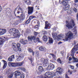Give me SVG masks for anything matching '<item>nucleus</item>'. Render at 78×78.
<instances>
[{
  "mask_svg": "<svg viewBox=\"0 0 78 78\" xmlns=\"http://www.w3.org/2000/svg\"><path fill=\"white\" fill-rule=\"evenodd\" d=\"M78 50V44L76 46H75L74 48L72 49L71 51V56H72V57H70L68 56L67 58V60L68 61H70L72 60V59H73V62H78V59L74 57V53L76 51Z\"/></svg>",
  "mask_w": 78,
  "mask_h": 78,
  "instance_id": "1",
  "label": "nucleus"
},
{
  "mask_svg": "<svg viewBox=\"0 0 78 78\" xmlns=\"http://www.w3.org/2000/svg\"><path fill=\"white\" fill-rule=\"evenodd\" d=\"M9 32L12 36H13L14 38L20 37V33L19 30L16 28H12L9 30Z\"/></svg>",
  "mask_w": 78,
  "mask_h": 78,
  "instance_id": "2",
  "label": "nucleus"
},
{
  "mask_svg": "<svg viewBox=\"0 0 78 78\" xmlns=\"http://www.w3.org/2000/svg\"><path fill=\"white\" fill-rule=\"evenodd\" d=\"M74 37V35L71 31H69L66 34L65 39H63V41H68L69 39H73Z\"/></svg>",
  "mask_w": 78,
  "mask_h": 78,
  "instance_id": "3",
  "label": "nucleus"
},
{
  "mask_svg": "<svg viewBox=\"0 0 78 78\" xmlns=\"http://www.w3.org/2000/svg\"><path fill=\"white\" fill-rule=\"evenodd\" d=\"M75 25V23L74 22L73 20H72L69 23H67L66 24V26L68 28H70L71 29V28H73V27Z\"/></svg>",
  "mask_w": 78,
  "mask_h": 78,
  "instance_id": "4",
  "label": "nucleus"
},
{
  "mask_svg": "<svg viewBox=\"0 0 78 78\" xmlns=\"http://www.w3.org/2000/svg\"><path fill=\"white\" fill-rule=\"evenodd\" d=\"M28 41H33V40L34 42L35 43L37 42V41H39V38H37L36 40V36H28Z\"/></svg>",
  "mask_w": 78,
  "mask_h": 78,
  "instance_id": "5",
  "label": "nucleus"
},
{
  "mask_svg": "<svg viewBox=\"0 0 78 78\" xmlns=\"http://www.w3.org/2000/svg\"><path fill=\"white\" fill-rule=\"evenodd\" d=\"M21 75V78H25V74H24L23 73L21 72H20L19 71H16L15 72V76L16 78L17 77V76H19V75Z\"/></svg>",
  "mask_w": 78,
  "mask_h": 78,
  "instance_id": "6",
  "label": "nucleus"
},
{
  "mask_svg": "<svg viewBox=\"0 0 78 78\" xmlns=\"http://www.w3.org/2000/svg\"><path fill=\"white\" fill-rule=\"evenodd\" d=\"M69 2H70V0H68V1L66 2H65L64 5H63L64 6V9L65 10H68V9H69V8H70V5L68 4Z\"/></svg>",
  "mask_w": 78,
  "mask_h": 78,
  "instance_id": "7",
  "label": "nucleus"
},
{
  "mask_svg": "<svg viewBox=\"0 0 78 78\" xmlns=\"http://www.w3.org/2000/svg\"><path fill=\"white\" fill-rule=\"evenodd\" d=\"M7 70L6 73L9 76V78H11L13 76V73H11L12 69H6Z\"/></svg>",
  "mask_w": 78,
  "mask_h": 78,
  "instance_id": "8",
  "label": "nucleus"
},
{
  "mask_svg": "<svg viewBox=\"0 0 78 78\" xmlns=\"http://www.w3.org/2000/svg\"><path fill=\"white\" fill-rule=\"evenodd\" d=\"M28 14H31L33 12L34 8L33 7H28Z\"/></svg>",
  "mask_w": 78,
  "mask_h": 78,
  "instance_id": "9",
  "label": "nucleus"
},
{
  "mask_svg": "<svg viewBox=\"0 0 78 78\" xmlns=\"http://www.w3.org/2000/svg\"><path fill=\"white\" fill-rule=\"evenodd\" d=\"M8 65L10 67H16V63H13L12 62H9L8 63Z\"/></svg>",
  "mask_w": 78,
  "mask_h": 78,
  "instance_id": "10",
  "label": "nucleus"
},
{
  "mask_svg": "<svg viewBox=\"0 0 78 78\" xmlns=\"http://www.w3.org/2000/svg\"><path fill=\"white\" fill-rule=\"evenodd\" d=\"M41 61L43 64H45L47 63V62L48 61V59H47L45 60L44 58H42L41 59Z\"/></svg>",
  "mask_w": 78,
  "mask_h": 78,
  "instance_id": "11",
  "label": "nucleus"
},
{
  "mask_svg": "<svg viewBox=\"0 0 78 78\" xmlns=\"http://www.w3.org/2000/svg\"><path fill=\"white\" fill-rule=\"evenodd\" d=\"M54 65L53 64H49V65L48 67V70H53L54 69Z\"/></svg>",
  "mask_w": 78,
  "mask_h": 78,
  "instance_id": "12",
  "label": "nucleus"
},
{
  "mask_svg": "<svg viewBox=\"0 0 78 78\" xmlns=\"http://www.w3.org/2000/svg\"><path fill=\"white\" fill-rule=\"evenodd\" d=\"M52 37L54 38L55 39H57L58 40V35L56 33H52Z\"/></svg>",
  "mask_w": 78,
  "mask_h": 78,
  "instance_id": "13",
  "label": "nucleus"
},
{
  "mask_svg": "<svg viewBox=\"0 0 78 78\" xmlns=\"http://www.w3.org/2000/svg\"><path fill=\"white\" fill-rule=\"evenodd\" d=\"M16 44L15 43H13L12 44V46L13 47V50L14 51H18V49L16 48Z\"/></svg>",
  "mask_w": 78,
  "mask_h": 78,
  "instance_id": "14",
  "label": "nucleus"
},
{
  "mask_svg": "<svg viewBox=\"0 0 78 78\" xmlns=\"http://www.w3.org/2000/svg\"><path fill=\"white\" fill-rule=\"evenodd\" d=\"M20 43L22 44L25 45L27 44V40H24L23 39H21L20 40Z\"/></svg>",
  "mask_w": 78,
  "mask_h": 78,
  "instance_id": "15",
  "label": "nucleus"
},
{
  "mask_svg": "<svg viewBox=\"0 0 78 78\" xmlns=\"http://www.w3.org/2000/svg\"><path fill=\"white\" fill-rule=\"evenodd\" d=\"M2 61L4 62V66H3V68L5 69L7 67V62L6 61L2 60Z\"/></svg>",
  "mask_w": 78,
  "mask_h": 78,
  "instance_id": "16",
  "label": "nucleus"
},
{
  "mask_svg": "<svg viewBox=\"0 0 78 78\" xmlns=\"http://www.w3.org/2000/svg\"><path fill=\"white\" fill-rule=\"evenodd\" d=\"M1 35H3L6 33V29H0Z\"/></svg>",
  "mask_w": 78,
  "mask_h": 78,
  "instance_id": "17",
  "label": "nucleus"
},
{
  "mask_svg": "<svg viewBox=\"0 0 78 78\" xmlns=\"http://www.w3.org/2000/svg\"><path fill=\"white\" fill-rule=\"evenodd\" d=\"M23 64V62H18L16 63V66H22V65Z\"/></svg>",
  "mask_w": 78,
  "mask_h": 78,
  "instance_id": "18",
  "label": "nucleus"
},
{
  "mask_svg": "<svg viewBox=\"0 0 78 78\" xmlns=\"http://www.w3.org/2000/svg\"><path fill=\"white\" fill-rule=\"evenodd\" d=\"M68 0H59V2L60 3H62V5H65V3H66V2L67 3L66 1H67Z\"/></svg>",
  "mask_w": 78,
  "mask_h": 78,
  "instance_id": "19",
  "label": "nucleus"
},
{
  "mask_svg": "<svg viewBox=\"0 0 78 78\" xmlns=\"http://www.w3.org/2000/svg\"><path fill=\"white\" fill-rule=\"evenodd\" d=\"M50 24L47 22L46 21L45 22V27H44L45 29H47V28L49 27Z\"/></svg>",
  "mask_w": 78,
  "mask_h": 78,
  "instance_id": "20",
  "label": "nucleus"
},
{
  "mask_svg": "<svg viewBox=\"0 0 78 78\" xmlns=\"http://www.w3.org/2000/svg\"><path fill=\"white\" fill-rule=\"evenodd\" d=\"M4 42H5V40L2 38H0V45L3 44Z\"/></svg>",
  "mask_w": 78,
  "mask_h": 78,
  "instance_id": "21",
  "label": "nucleus"
},
{
  "mask_svg": "<svg viewBox=\"0 0 78 78\" xmlns=\"http://www.w3.org/2000/svg\"><path fill=\"white\" fill-rule=\"evenodd\" d=\"M64 35L63 34H61L58 35L57 40H58V41H60V38H59V37H64Z\"/></svg>",
  "mask_w": 78,
  "mask_h": 78,
  "instance_id": "22",
  "label": "nucleus"
},
{
  "mask_svg": "<svg viewBox=\"0 0 78 78\" xmlns=\"http://www.w3.org/2000/svg\"><path fill=\"white\" fill-rule=\"evenodd\" d=\"M19 57L23 60L24 58V55L23 54L20 53L19 55Z\"/></svg>",
  "mask_w": 78,
  "mask_h": 78,
  "instance_id": "23",
  "label": "nucleus"
},
{
  "mask_svg": "<svg viewBox=\"0 0 78 78\" xmlns=\"http://www.w3.org/2000/svg\"><path fill=\"white\" fill-rule=\"evenodd\" d=\"M24 1L25 3H27V5H30L31 4V1L29 0H24Z\"/></svg>",
  "mask_w": 78,
  "mask_h": 78,
  "instance_id": "24",
  "label": "nucleus"
},
{
  "mask_svg": "<svg viewBox=\"0 0 78 78\" xmlns=\"http://www.w3.org/2000/svg\"><path fill=\"white\" fill-rule=\"evenodd\" d=\"M39 50L41 51H44V50H46V49L44 47L41 46L39 48Z\"/></svg>",
  "mask_w": 78,
  "mask_h": 78,
  "instance_id": "25",
  "label": "nucleus"
},
{
  "mask_svg": "<svg viewBox=\"0 0 78 78\" xmlns=\"http://www.w3.org/2000/svg\"><path fill=\"white\" fill-rule=\"evenodd\" d=\"M53 42V40L51 37H49V44H52Z\"/></svg>",
  "mask_w": 78,
  "mask_h": 78,
  "instance_id": "26",
  "label": "nucleus"
},
{
  "mask_svg": "<svg viewBox=\"0 0 78 78\" xmlns=\"http://www.w3.org/2000/svg\"><path fill=\"white\" fill-rule=\"evenodd\" d=\"M38 70L40 71V72H43V71H44V69L42 67L40 66L38 67Z\"/></svg>",
  "mask_w": 78,
  "mask_h": 78,
  "instance_id": "27",
  "label": "nucleus"
},
{
  "mask_svg": "<svg viewBox=\"0 0 78 78\" xmlns=\"http://www.w3.org/2000/svg\"><path fill=\"white\" fill-rule=\"evenodd\" d=\"M43 39L44 41H47L48 40V38L46 36H44L43 37Z\"/></svg>",
  "mask_w": 78,
  "mask_h": 78,
  "instance_id": "28",
  "label": "nucleus"
},
{
  "mask_svg": "<svg viewBox=\"0 0 78 78\" xmlns=\"http://www.w3.org/2000/svg\"><path fill=\"white\" fill-rule=\"evenodd\" d=\"M57 62H58V63H59L60 64H62V61H61V59L60 58H58L57 59Z\"/></svg>",
  "mask_w": 78,
  "mask_h": 78,
  "instance_id": "29",
  "label": "nucleus"
},
{
  "mask_svg": "<svg viewBox=\"0 0 78 78\" xmlns=\"http://www.w3.org/2000/svg\"><path fill=\"white\" fill-rule=\"evenodd\" d=\"M28 51H29V52H30V53H31V52H32V55H34V52L33 51V50L31 49V48H29L28 49Z\"/></svg>",
  "mask_w": 78,
  "mask_h": 78,
  "instance_id": "30",
  "label": "nucleus"
},
{
  "mask_svg": "<svg viewBox=\"0 0 78 78\" xmlns=\"http://www.w3.org/2000/svg\"><path fill=\"white\" fill-rule=\"evenodd\" d=\"M20 17L22 19V20H23V19H25V15H23V14L21 15Z\"/></svg>",
  "mask_w": 78,
  "mask_h": 78,
  "instance_id": "31",
  "label": "nucleus"
},
{
  "mask_svg": "<svg viewBox=\"0 0 78 78\" xmlns=\"http://www.w3.org/2000/svg\"><path fill=\"white\" fill-rule=\"evenodd\" d=\"M16 60L17 61H20L21 60H22V59L19 56L17 57Z\"/></svg>",
  "mask_w": 78,
  "mask_h": 78,
  "instance_id": "32",
  "label": "nucleus"
},
{
  "mask_svg": "<svg viewBox=\"0 0 78 78\" xmlns=\"http://www.w3.org/2000/svg\"><path fill=\"white\" fill-rule=\"evenodd\" d=\"M12 58H11V57H9V58L8 60L9 61H10V62H12Z\"/></svg>",
  "mask_w": 78,
  "mask_h": 78,
  "instance_id": "33",
  "label": "nucleus"
},
{
  "mask_svg": "<svg viewBox=\"0 0 78 78\" xmlns=\"http://www.w3.org/2000/svg\"><path fill=\"white\" fill-rule=\"evenodd\" d=\"M34 16H30L29 17V19L30 20H32V19H33L34 18Z\"/></svg>",
  "mask_w": 78,
  "mask_h": 78,
  "instance_id": "34",
  "label": "nucleus"
},
{
  "mask_svg": "<svg viewBox=\"0 0 78 78\" xmlns=\"http://www.w3.org/2000/svg\"><path fill=\"white\" fill-rule=\"evenodd\" d=\"M35 55L36 56H38L39 55V52L36 51L35 53Z\"/></svg>",
  "mask_w": 78,
  "mask_h": 78,
  "instance_id": "35",
  "label": "nucleus"
},
{
  "mask_svg": "<svg viewBox=\"0 0 78 78\" xmlns=\"http://www.w3.org/2000/svg\"><path fill=\"white\" fill-rule=\"evenodd\" d=\"M29 59L31 61V64L32 63V62H33V59L32 58H31V57L30 58H29Z\"/></svg>",
  "mask_w": 78,
  "mask_h": 78,
  "instance_id": "36",
  "label": "nucleus"
},
{
  "mask_svg": "<svg viewBox=\"0 0 78 78\" xmlns=\"http://www.w3.org/2000/svg\"><path fill=\"white\" fill-rule=\"evenodd\" d=\"M50 55H51V56H52V57L54 58V59H56V56H55V55H54L53 54H50Z\"/></svg>",
  "mask_w": 78,
  "mask_h": 78,
  "instance_id": "37",
  "label": "nucleus"
},
{
  "mask_svg": "<svg viewBox=\"0 0 78 78\" xmlns=\"http://www.w3.org/2000/svg\"><path fill=\"white\" fill-rule=\"evenodd\" d=\"M67 13H68V14H71V13H72V11H71V10H69L67 11Z\"/></svg>",
  "mask_w": 78,
  "mask_h": 78,
  "instance_id": "38",
  "label": "nucleus"
},
{
  "mask_svg": "<svg viewBox=\"0 0 78 78\" xmlns=\"http://www.w3.org/2000/svg\"><path fill=\"white\" fill-rule=\"evenodd\" d=\"M69 66L71 69L72 70H73V69H74V66L72 65H69Z\"/></svg>",
  "mask_w": 78,
  "mask_h": 78,
  "instance_id": "39",
  "label": "nucleus"
},
{
  "mask_svg": "<svg viewBox=\"0 0 78 78\" xmlns=\"http://www.w3.org/2000/svg\"><path fill=\"white\" fill-rule=\"evenodd\" d=\"M16 45L17 48H19V47H20V44L19 43H18Z\"/></svg>",
  "mask_w": 78,
  "mask_h": 78,
  "instance_id": "40",
  "label": "nucleus"
},
{
  "mask_svg": "<svg viewBox=\"0 0 78 78\" xmlns=\"http://www.w3.org/2000/svg\"><path fill=\"white\" fill-rule=\"evenodd\" d=\"M39 34V33L38 32H34V34L35 35V36H36V35H38Z\"/></svg>",
  "mask_w": 78,
  "mask_h": 78,
  "instance_id": "41",
  "label": "nucleus"
},
{
  "mask_svg": "<svg viewBox=\"0 0 78 78\" xmlns=\"http://www.w3.org/2000/svg\"><path fill=\"white\" fill-rule=\"evenodd\" d=\"M30 21L29 20H28L26 21V22H25V23L26 24H28V23H30Z\"/></svg>",
  "mask_w": 78,
  "mask_h": 78,
  "instance_id": "42",
  "label": "nucleus"
},
{
  "mask_svg": "<svg viewBox=\"0 0 78 78\" xmlns=\"http://www.w3.org/2000/svg\"><path fill=\"white\" fill-rule=\"evenodd\" d=\"M68 73H70V74H72V71H71L70 70H68Z\"/></svg>",
  "mask_w": 78,
  "mask_h": 78,
  "instance_id": "43",
  "label": "nucleus"
},
{
  "mask_svg": "<svg viewBox=\"0 0 78 78\" xmlns=\"http://www.w3.org/2000/svg\"><path fill=\"white\" fill-rule=\"evenodd\" d=\"M76 30H75L74 31H73V34H76Z\"/></svg>",
  "mask_w": 78,
  "mask_h": 78,
  "instance_id": "44",
  "label": "nucleus"
},
{
  "mask_svg": "<svg viewBox=\"0 0 78 78\" xmlns=\"http://www.w3.org/2000/svg\"><path fill=\"white\" fill-rule=\"evenodd\" d=\"M42 33L44 34H46L47 33V31L45 30H44V31H42Z\"/></svg>",
  "mask_w": 78,
  "mask_h": 78,
  "instance_id": "45",
  "label": "nucleus"
},
{
  "mask_svg": "<svg viewBox=\"0 0 78 78\" xmlns=\"http://www.w3.org/2000/svg\"><path fill=\"white\" fill-rule=\"evenodd\" d=\"M11 58L13 59H14V55H12L11 56H10Z\"/></svg>",
  "mask_w": 78,
  "mask_h": 78,
  "instance_id": "46",
  "label": "nucleus"
},
{
  "mask_svg": "<svg viewBox=\"0 0 78 78\" xmlns=\"http://www.w3.org/2000/svg\"><path fill=\"white\" fill-rule=\"evenodd\" d=\"M73 9L74 11L76 12V11H77V10L76 9V8H74Z\"/></svg>",
  "mask_w": 78,
  "mask_h": 78,
  "instance_id": "47",
  "label": "nucleus"
},
{
  "mask_svg": "<svg viewBox=\"0 0 78 78\" xmlns=\"http://www.w3.org/2000/svg\"><path fill=\"white\" fill-rule=\"evenodd\" d=\"M34 28H36V29L38 28H39V26H38V25H37L35 26Z\"/></svg>",
  "mask_w": 78,
  "mask_h": 78,
  "instance_id": "48",
  "label": "nucleus"
},
{
  "mask_svg": "<svg viewBox=\"0 0 78 78\" xmlns=\"http://www.w3.org/2000/svg\"><path fill=\"white\" fill-rule=\"evenodd\" d=\"M18 50L19 51H22V49H21V48H18Z\"/></svg>",
  "mask_w": 78,
  "mask_h": 78,
  "instance_id": "49",
  "label": "nucleus"
},
{
  "mask_svg": "<svg viewBox=\"0 0 78 78\" xmlns=\"http://www.w3.org/2000/svg\"><path fill=\"white\" fill-rule=\"evenodd\" d=\"M65 78H69L67 75V74H66L65 75Z\"/></svg>",
  "mask_w": 78,
  "mask_h": 78,
  "instance_id": "50",
  "label": "nucleus"
},
{
  "mask_svg": "<svg viewBox=\"0 0 78 78\" xmlns=\"http://www.w3.org/2000/svg\"><path fill=\"white\" fill-rule=\"evenodd\" d=\"M21 69L23 71V72H25V70H26L24 68H23Z\"/></svg>",
  "mask_w": 78,
  "mask_h": 78,
  "instance_id": "51",
  "label": "nucleus"
},
{
  "mask_svg": "<svg viewBox=\"0 0 78 78\" xmlns=\"http://www.w3.org/2000/svg\"><path fill=\"white\" fill-rule=\"evenodd\" d=\"M76 19L78 21V13L76 14Z\"/></svg>",
  "mask_w": 78,
  "mask_h": 78,
  "instance_id": "52",
  "label": "nucleus"
},
{
  "mask_svg": "<svg viewBox=\"0 0 78 78\" xmlns=\"http://www.w3.org/2000/svg\"><path fill=\"white\" fill-rule=\"evenodd\" d=\"M18 10L19 11H21V10H22V9L21 8L19 7V8H18Z\"/></svg>",
  "mask_w": 78,
  "mask_h": 78,
  "instance_id": "53",
  "label": "nucleus"
},
{
  "mask_svg": "<svg viewBox=\"0 0 78 78\" xmlns=\"http://www.w3.org/2000/svg\"><path fill=\"white\" fill-rule=\"evenodd\" d=\"M2 11V7L1 6H0V12Z\"/></svg>",
  "mask_w": 78,
  "mask_h": 78,
  "instance_id": "54",
  "label": "nucleus"
},
{
  "mask_svg": "<svg viewBox=\"0 0 78 78\" xmlns=\"http://www.w3.org/2000/svg\"><path fill=\"white\" fill-rule=\"evenodd\" d=\"M75 2L76 3H78V0H75Z\"/></svg>",
  "mask_w": 78,
  "mask_h": 78,
  "instance_id": "55",
  "label": "nucleus"
},
{
  "mask_svg": "<svg viewBox=\"0 0 78 78\" xmlns=\"http://www.w3.org/2000/svg\"><path fill=\"white\" fill-rule=\"evenodd\" d=\"M61 42H60L59 43H58V45H59V44H61Z\"/></svg>",
  "mask_w": 78,
  "mask_h": 78,
  "instance_id": "56",
  "label": "nucleus"
},
{
  "mask_svg": "<svg viewBox=\"0 0 78 78\" xmlns=\"http://www.w3.org/2000/svg\"><path fill=\"white\" fill-rule=\"evenodd\" d=\"M2 59V56H0V59Z\"/></svg>",
  "mask_w": 78,
  "mask_h": 78,
  "instance_id": "57",
  "label": "nucleus"
},
{
  "mask_svg": "<svg viewBox=\"0 0 78 78\" xmlns=\"http://www.w3.org/2000/svg\"><path fill=\"white\" fill-rule=\"evenodd\" d=\"M76 66L78 67V63L76 64Z\"/></svg>",
  "mask_w": 78,
  "mask_h": 78,
  "instance_id": "58",
  "label": "nucleus"
},
{
  "mask_svg": "<svg viewBox=\"0 0 78 78\" xmlns=\"http://www.w3.org/2000/svg\"><path fill=\"white\" fill-rule=\"evenodd\" d=\"M17 13H18V14H19L20 13V12L18 11L17 12Z\"/></svg>",
  "mask_w": 78,
  "mask_h": 78,
  "instance_id": "59",
  "label": "nucleus"
},
{
  "mask_svg": "<svg viewBox=\"0 0 78 78\" xmlns=\"http://www.w3.org/2000/svg\"><path fill=\"white\" fill-rule=\"evenodd\" d=\"M1 66V62H0V67Z\"/></svg>",
  "mask_w": 78,
  "mask_h": 78,
  "instance_id": "60",
  "label": "nucleus"
},
{
  "mask_svg": "<svg viewBox=\"0 0 78 78\" xmlns=\"http://www.w3.org/2000/svg\"><path fill=\"white\" fill-rule=\"evenodd\" d=\"M5 40H8V38H6Z\"/></svg>",
  "mask_w": 78,
  "mask_h": 78,
  "instance_id": "61",
  "label": "nucleus"
},
{
  "mask_svg": "<svg viewBox=\"0 0 78 78\" xmlns=\"http://www.w3.org/2000/svg\"><path fill=\"white\" fill-rule=\"evenodd\" d=\"M18 8V7H17L16 8V9H17Z\"/></svg>",
  "mask_w": 78,
  "mask_h": 78,
  "instance_id": "62",
  "label": "nucleus"
},
{
  "mask_svg": "<svg viewBox=\"0 0 78 78\" xmlns=\"http://www.w3.org/2000/svg\"><path fill=\"white\" fill-rule=\"evenodd\" d=\"M34 23H36V21H34Z\"/></svg>",
  "mask_w": 78,
  "mask_h": 78,
  "instance_id": "63",
  "label": "nucleus"
},
{
  "mask_svg": "<svg viewBox=\"0 0 78 78\" xmlns=\"http://www.w3.org/2000/svg\"><path fill=\"white\" fill-rule=\"evenodd\" d=\"M37 9H38V10H39V8H37Z\"/></svg>",
  "mask_w": 78,
  "mask_h": 78,
  "instance_id": "64",
  "label": "nucleus"
}]
</instances>
